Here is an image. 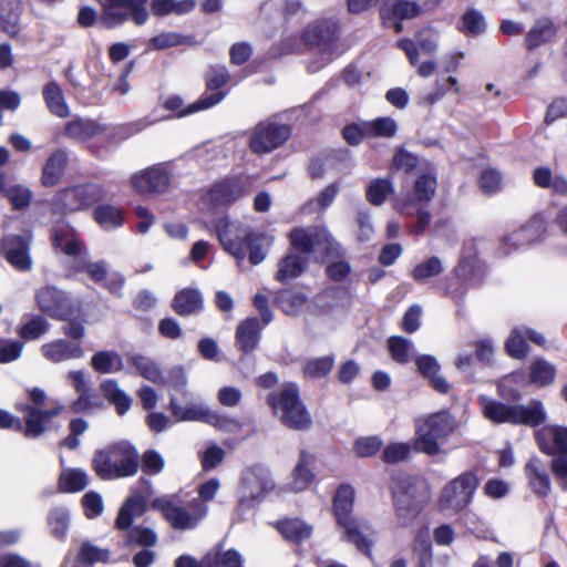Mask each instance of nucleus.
I'll return each instance as SVG.
<instances>
[{
    "mask_svg": "<svg viewBox=\"0 0 567 567\" xmlns=\"http://www.w3.org/2000/svg\"><path fill=\"white\" fill-rule=\"evenodd\" d=\"M93 466L102 480L133 476L140 466L138 454L128 443H117L97 451L93 458Z\"/></svg>",
    "mask_w": 567,
    "mask_h": 567,
    "instance_id": "nucleus-1",
    "label": "nucleus"
},
{
    "mask_svg": "<svg viewBox=\"0 0 567 567\" xmlns=\"http://www.w3.org/2000/svg\"><path fill=\"white\" fill-rule=\"evenodd\" d=\"M392 494L398 524L410 526L422 511L426 498L425 485L411 476L400 475L395 478Z\"/></svg>",
    "mask_w": 567,
    "mask_h": 567,
    "instance_id": "nucleus-2",
    "label": "nucleus"
},
{
    "mask_svg": "<svg viewBox=\"0 0 567 567\" xmlns=\"http://www.w3.org/2000/svg\"><path fill=\"white\" fill-rule=\"evenodd\" d=\"M354 489L350 485H341L334 495L333 508L338 524L343 528L342 539L353 544L359 551L371 557L372 542L361 530V526L352 517Z\"/></svg>",
    "mask_w": 567,
    "mask_h": 567,
    "instance_id": "nucleus-3",
    "label": "nucleus"
},
{
    "mask_svg": "<svg viewBox=\"0 0 567 567\" xmlns=\"http://www.w3.org/2000/svg\"><path fill=\"white\" fill-rule=\"evenodd\" d=\"M268 403L281 423L293 430H305L310 424V417L299 399L296 384L285 383L278 391L268 395Z\"/></svg>",
    "mask_w": 567,
    "mask_h": 567,
    "instance_id": "nucleus-4",
    "label": "nucleus"
},
{
    "mask_svg": "<svg viewBox=\"0 0 567 567\" xmlns=\"http://www.w3.org/2000/svg\"><path fill=\"white\" fill-rule=\"evenodd\" d=\"M455 429L452 415L446 411L431 414L416 424L413 449L427 455H436L441 452L439 442L446 439Z\"/></svg>",
    "mask_w": 567,
    "mask_h": 567,
    "instance_id": "nucleus-5",
    "label": "nucleus"
},
{
    "mask_svg": "<svg viewBox=\"0 0 567 567\" xmlns=\"http://www.w3.org/2000/svg\"><path fill=\"white\" fill-rule=\"evenodd\" d=\"M152 507L161 511L165 518L177 529H192L207 515L205 504L194 498L186 506H181L173 496L157 497L152 502Z\"/></svg>",
    "mask_w": 567,
    "mask_h": 567,
    "instance_id": "nucleus-6",
    "label": "nucleus"
},
{
    "mask_svg": "<svg viewBox=\"0 0 567 567\" xmlns=\"http://www.w3.org/2000/svg\"><path fill=\"white\" fill-rule=\"evenodd\" d=\"M291 246L303 252L329 257H340L342 255L341 246L332 238L328 229L321 226H309L295 228L289 233Z\"/></svg>",
    "mask_w": 567,
    "mask_h": 567,
    "instance_id": "nucleus-7",
    "label": "nucleus"
},
{
    "mask_svg": "<svg viewBox=\"0 0 567 567\" xmlns=\"http://www.w3.org/2000/svg\"><path fill=\"white\" fill-rule=\"evenodd\" d=\"M480 485V480L472 471L462 473L442 489L439 506L442 512L457 514L466 508Z\"/></svg>",
    "mask_w": 567,
    "mask_h": 567,
    "instance_id": "nucleus-8",
    "label": "nucleus"
},
{
    "mask_svg": "<svg viewBox=\"0 0 567 567\" xmlns=\"http://www.w3.org/2000/svg\"><path fill=\"white\" fill-rule=\"evenodd\" d=\"M290 134L291 130L287 124L272 120L261 121L250 132L249 147L257 155L268 154L280 147Z\"/></svg>",
    "mask_w": 567,
    "mask_h": 567,
    "instance_id": "nucleus-9",
    "label": "nucleus"
},
{
    "mask_svg": "<svg viewBox=\"0 0 567 567\" xmlns=\"http://www.w3.org/2000/svg\"><path fill=\"white\" fill-rule=\"evenodd\" d=\"M105 197L102 185L86 183L60 190L55 196V206L64 213L85 209Z\"/></svg>",
    "mask_w": 567,
    "mask_h": 567,
    "instance_id": "nucleus-10",
    "label": "nucleus"
},
{
    "mask_svg": "<svg viewBox=\"0 0 567 567\" xmlns=\"http://www.w3.org/2000/svg\"><path fill=\"white\" fill-rule=\"evenodd\" d=\"M39 310L55 320H66L75 313L74 305L66 292L54 286L41 287L35 291Z\"/></svg>",
    "mask_w": 567,
    "mask_h": 567,
    "instance_id": "nucleus-11",
    "label": "nucleus"
},
{
    "mask_svg": "<svg viewBox=\"0 0 567 567\" xmlns=\"http://www.w3.org/2000/svg\"><path fill=\"white\" fill-rule=\"evenodd\" d=\"M30 399L34 405H25V427L24 435L28 437H38L44 431V422L56 416L63 409L61 404H54L49 410L41 409L47 400L45 392L42 389L34 388L29 392Z\"/></svg>",
    "mask_w": 567,
    "mask_h": 567,
    "instance_id": "nucleus-12",
    "label": "nucleus"
},
{
    "mask_svg": "<svg viewBox=\"0 0 567 567\" xmlns=\"http://www.w3.org/2000/svg\"><path fill=\"white\" fill-rule=\"evenodd\" d=\"M339 25L336 21H321L316 25L309 27L305 32V41L318 47L326 55L327 62L331 61L334 55L339 54Z\"/></svg>",
    "mask_w": 567,
    "mask_h": 567,
    "instance_id": "nucleus-13",
    "label": "nucleus"
},
{
    "mask_svg": "<svg viewBox=\"0 0 567 567\" xmlns=\"http://www.w3.org/2000/svg\"><path fill=\"white\" fill-rule=\"evenodd\" d=\"M216 231L225 250L236 259L243 260L246 256V240H251L252 231L227 218L217 221Z\"/></svg>",
    "mask_w": 567,
    "mask_h": 567,
    "instance_id": "nucleus-14",
    "label": "nucleus"
},
{
    "mask_svg": "<svg viewBox=\"0 0 567 567\" xmlns=\"http://www.w3.org/2000/svg\"><path fill=\"white\" fill-rule=\"evenodd\" d=\"M31 233L23 235H7L1 240V247L7 261L20 271H28L32 268L30 255Z\"/></svg>",
    "mask_w": 567,
    "mask_h": 567,
    "instance_id": "nucleus-15",
    "label": "nucleus"
},
{
    "mask_svg": "<svg viewBox=\"0 0 567 567\" xmlns=\"http://www.w3.org/2000/svg\"><path fill=\"white\" fill-rule=\"evenodd\" d=\"M421 7L413 1L408 0H382L380 7V17L388 28H393L396 33L402 32V21L420 16Z\"/></svg>",
    "mask_w": 567,
    "mask_h": 567,
    "instance_id": "nucleus-16",
    "label": "nucleus"
},
{
    "mask_svg": "<svg viewBox=\"0 0 567 567\" xmlns=\"http://www.w3.org/2000/svg\"><path fill=\"white\" fill-rule=\"evenodd\" d=\"M251 181L246 175L226 178L215 184L207 199L215 205H229L250 192Z\"/></svg>",
    "mask_w": 567,
    "mask_h": 567,
    "instance_id": "nucleus-17",
    "label": "nucleus"
},
{
    "mask_svg": "<svg viewBox=\"0 0 567 567\" xmlns=\"http://www.w3.org/2000/svg\"><path fill=\"white\" fill-rule=\"evenodd\" d=\"M171 174L164 164L154 165L132 176L133 188L141 194L162 193L169 185Z\"/></svg>",
    "mask_w": 567,
    "mask_h": 567,
    "instance_id": "nucleus-18",
    "label": "nucleus"
},
{
    "mask_svg": "<svg viewBox=\"0 0 567 567\" xmlns=\"http://www.w3.org/2000/svg\"><path fill=\"white\" fill-rule=\"evenodd\" d=\"M539 450L549 456L567 455V427L546 425L535 432Z\"/></svg>",
    "mask_w": 567,
    "mask_h": 567,
    "instance_id": "nucleus-19",
    "label": "nucleus"
},
{
    "mask_svg": "<svg viewBox=\"0 0 567 567\" xmlns=\"http://www.w3.org/2000/svg\"><path fill=\"white\" fill-rule=\"evenodd\" d=\"M243 485L246 495L241 503L246 501L257 502L275 486L269 472L260 466H254L244 472Z\"/></svg>",
    "mask_w": 567,
    "mask_h": 567,
    "instance_id": "nucleus-20",
    "label": "nucleus"
},
{
    "mask_svg": "<svg viewBox=\"0 0 567 567\" xmlns=\"http://www.w3.org/2000/svg\"><path fill=\"white\" fill-rule=\"evenodd\" d=\"M524 474L532 492L538 497H546L551 491V480L547 465L538 456H532L524 466Z\"/></svg>",
    "mask_w": 567,
    "mask_h": 567,
    "instance_id": "nucleus-21",
    "label": "nucleus"
},
{
    "mask_svg": "<svg viewBox=\"0 0 567 567\" xmlns=\"http://www.w3.org/2000/svg\"><path fill=\"white\" fill-rule=\"evenodd\" d=\"M42 355L53 362L61 363L64 361L81 359L84 355L82 343L79 341H69L68 339H56L44 343L41 347Z\"/></svg>",
    "mask_w": 567,
    "mask_h": 567,
    "instance_id": "nucleus-22",
    "label": "nucleus"
},
{
    "mask_svg": "<svg viewBox=\"0 0 567 567\" xmlns=\"http://www.w3.org/2000/svg\"><path fill=\"white\" fill-rule=\"evenodd\" d=\"M436 186V178L432 174L419 176L414 183V195L408 196L398 204L400 213L411 216V207L415 204L429 203L435 194Z\"/></svg>",
    "mask_w": 567,
    "mask_h": 567,
    "instance_id": "nucleus-23",
    "label": "nucleus"
},
{
    "mask_svg": "<svg viewBox=\"0 0 567 567\" xmlns=\"http://www.w3.org/2000/svg\"><path fill=\"white\" fill-rule=\"evenodd\" d=\"M511 424L536 427L547 419L543 402L530 400L527 404H513Z\"/></svg>",
    "mask_w": 567,
    "mask_h": 567,
    "instance_id": "nucleus-24",
    "label": "nucleus"
},
{
    "mask_svg": "<svg viewBox=\"0 0 567 567\" xmlns=\"http://www.w3.org/2000/svg\"><path fill=\"white\" fill-rule=\"evenodd\" d=\"M261 337V327L256 317L243 320L236 329V342L239 350L250 353L257 349Z\"/></svg>",
    "mask_w": 567,
    "mask_h": 567,
    "instance_id": "nucleus-25",
    "label": "nucleus"
},
{
    "mask_svg": "<svg viewBox=\"0 0 567 567\" xmlns=\"http://www.w3.org/2000/svg\"><path fill=\"white\" fill-rule=\"evenodd\" d=\"M102 14L101 22L107 29H114L127 21L125 8L132 6L133 0H99Z\"/></svg>",
    "mask_w": 567,
    "mask_h": 567,
    "instance_id": "nucleus-26",
    "label": "nucleus"
},
{
    "mask_svg": "<svg viewBox=\"0 0 567 567\" xmlns=\"http://www.w3.org/2000/svg\"><path fill=\"white\" fill-rule=\"evenodd\" d=\"M557 33L554 22L546 17L539 18L526 33L525 44L528 50H534L550 42Z\"/></svg>",
    "mask_w": 567,
    "mask_h": 567,
    "instance_id": "nucleus-27",
    "label": "nucleus"
},
{
    "mask_svg": "<svg viewBox=\"0 0 567 567\" xmlns=\"http://www.w3.org/2000/svg\"><path fill=\"white\" fill-rule=\"evenodd\" d=\"M203 296L194 288H185L179 290L173 300V309L182 317L196 315L203 309Z\"/></svg>",
    "mask_w": 567,
    "mask_h": 567,
    "instance_id": "nucleus-28",
    "label": "nucleus"
},
{
    "mask_svg": "<svg viewBox=\"0 0 567 567\" xmlns=\"http://www.w3.org/2000/svg\"><path fill=\"white\" fill-rule=\"evenodd\" d=\"M169 410L177 422H208L212 409L197 403H192L186 406L178 404L176 398H171Z\"/></svg>",
    "mask_w": 567,
    "mask_h": 567,
    "instance_id": "nucleus-29",
    "label": "nucleus"
},
{
    "mask_svg": "<svg viewBox=\"0 0 567 567\" xmlns=\"http://www.w3.org/2000/svg\"><path fill=\"white\" fill-rule=\"evenodd\" d=\"M545 231V220L540 215H535L527 225L514 231L505 238L504 245L524 246L537 240Z\"/></svg>",
    "mask_w": 567,
    "mask_h": 567,
    "instance_id": "nucleus-30",
    "label": "nucleus"
},
{
    "mask_svg": "<svg viewBox=\"0 0 567 567\" xmlns=\"http://www.w3.org/2000/svg\"><path fill=\"white\" fill-rule=\"evenodd\" d=\"M478 403L484 417L493 423H509L513 404L499 402L488 395H480Z\"/></svg>",
    "mask_w": 567,
    "mask_h": 567,
    "instance_id": "nucleus-31",
    "label": "nucleus"
},
{
    "mask_svg": "<svg viewBox=\"0 0 567 567\" xmlns=\"http://www.w3.org/2000/svg\"><path fill=\"white\" fill-rule=\"evenodd\" d=\"M68 163V154L63 150L54 151L47 159L43 169L41 182L45 187L56 185L63 176Z\"/></svg>",
    "mask_w": 567,
    "mask_h": 567,
    "instance_id": "nucleus-32",
    "label": "nucleus"
},
{
    "mask_svg": "<svg viewBox=\"0 0 567 567\" xmlns=\"http://www.w3.org/2000/svg\"><path fill=\"white\" fill-rule=\"evenodd\" d=\"M65 135L72 140L86 141L104 132V127L96 121L75 117L65 124Z\"/></svg>",
    "mask_w": 567,
    "mask_h": 567,
    "instance_id": "nucleus-33",
    "label": "nucleus"
},
{
    "mask_svg": "<svg viewBox=\"0 0 567 567\" xmlns=\"http://www.w3.org/2000/svg\"><path fill=\"white\" fill-rule=\"evenodd\" d=\"M146 509V501L140 495H132L126 499L124 505L121 507L118 515L115 520V526L117 529H127L135 517L141 516Z\"/></svg>",
    "mask_w": 567,
    "mask_h": 567,
    "instance_id": "nucleus-34",
    "label": "nucleus"
},
{
    "mask_svg": "<svg viewBox=\"0 0 567 567\" xmlns=\"http://www.w3.org/2000/svg\"><path fill=\"white\" fill-rule=\"evenodd\" d=\"M42 94L47 107L52 114L61 118L69 116L70 109L66 104L64 93L56 82H48L43 86Z\"/></svg>",
    "mask_w": 567,
    "mask_h": 567,
    "instance_id": "nucleus-35",
    "label": "nucleus"
},
{
    "mask_svg": "<svg viewBox=\"0 0 567 567\" xmlns=\"http://www.w3.org/2000/svg\"><path fill=\"white\" fill-rule=\"evenodd\" d=\"M528 383L538 388L550 385L555 381L556 368L543 358H537L529 364Z\"/></svg>",
    "mask_w": 567,
    "mask_h": 567,
    "instance_id": "nucleus-36",
    "label": "nucleus"
},
{
    "mask_svg": "<svg viewBox=\"0 0 567 567\" xmlns=\"http://www.w3.org/2000/svg\"><path fill=\"white\" fill-rule=\"evenodd\" d=\"M312 455L303 450L300 451L299 461L292 472V481L290 485L291 491L301 492L310 485L315 477L312 471L309 467L312 463Z\"/></svg>",
    "mask_w": 567,
    "mask_h": 567,
    "instance_id": "nucleus-37",
    "label": "nucleus"
},
{
    "mask_svg": "<svg viewBox=\"0 0 567 567\" xmlns=\"http://www.w3.org/2000/svg\"><path fill=\"white\" fill-rule=\"evenodd\" d=\"M100 388L104 398L115 406L118 415H124L131 409L132 399L120 389L116 381L105 380Z\"/></svg>",
    "mask_w": 567,
    "mask_h": 567,
    "instance_id": "nucleus-38",
    "label": "nucleus"
},
{
    "mask_svg": "<svg viewBox=\"0 0 567 567\" xmlns=\"http://www.w3.org/2000/svg\"><path fill=\"white\" fill-rule=\"evenodd\" d=\"M195 7V0H152L151 2V10L156 17L186 14L192 12Z\"/></svg>",
    "mask_w": 567,
    "mask_h": 567,
    "instance_id": "nucleus-39",
    "label": "nucleus"
},
{
    "mask_svg": "<svg viewBox=\"0 0 567 567\" xmlns=\"http://www.w3.org/2000/svg\"><path fill=\"white\" fill-rule=\"evenodd\" d=\"M198 567H243L241 555L235 549L207 554Z\"/></svg>",
    "mask_w": 567,
    "mask_h": 567,
    "instance_id": "nucleus-40",
    "label": "nucleus"
},
{
    "mask_svg": "<svg viewBox=\"0 0 567 567\" xmlns=\"http://www.w3.org/2000/svg\"><path fill=\"white\" fill-rule=\"evenodd\" d=\"M305 268L306 262L300 256L289 254L280 260L276 279L280 282H287L299 277Z\"/></svg>",
    "mask_w": 567,
    "mask_h": 567,
    "instance_id": "nucleus-41",
    "label": "nucleus"
},
{
    "mask_svg": "<svg viewBox=\"0 0 567 567\" xmlns=\"http://www.w3.org/2000/svg\"><path fill=\"white\" fill-rule=\"evenodd\" d=\"M89 484L87 474L79 468L63 470L59 478V487L65 493H75L84 489Z\"/></svg>",
    "mask_w": 567,
    "mask_h": 567,
    "instance_id": "nucleus-42",
    "label": "nucleus"
},
{
    "mask_svg": "<svg viewBox=\"0 0 567 567\" xmlns=\"http://www.w3.org/2000/svg\"><path fill=\"white\" fill-rule=\"evenodd\" d=\"M278 532L284 538L300 543L310 537L312 533L311 526L305 524L299 519H286L277 524Z\"/></svg>",
    "mask_w": 567,
    "mask_h": 567,
    "instance_id": "nucleus-43",
    "label": "nucleus"
},
{
    "mask_svg": "<svg viewBox=\"0 0 567 567\" xmlns=\"http://www.w3.org/2000/svg\"><path fill=\"white\" fill-rule=\"evenodd\" d=\"M48 525L53 537L64 540L70 525L69 511L62 506L52 508L48 515Z\"/></svg>",
    "mask_w": 567,
    "mask_h": 567,
    "instance_id": "nucleus-44",
    "label": "nucleus"
},
{
    "mask_svg": "<svg viewBox=\"0 0 567 567\" xmlns=\"http://www.w3.org/2000/svg\"><path fill=\"white\" fill-rule=\"evenodd\" d=\"M277 303L288 316H296L306 303V296L300 292L282 290L277 295Z\"/></svg>",
    "mask_w": 567,
    "mask_h": 567,
    "instance_id": "nucleus-45",
    "label": "nucleus"
},
{
    "mask_svg": "<svg viewBox=\"0 0 567 567\" xmlns=\"http://www.w3.org/2000/svg\"><path fill=\"white\" fill-rule=\"evenodd\" d=\"M396 122L391 117H378L365 122V132L368 137H393L396 133Z\"/></svg>",
    "mask_w": 567,
    "mask_h": 567,
    "instance_id": "nucleus-46",
    "label": "nucleus"
},
{
    "mask_svg": "<svg viewBox=\"0 0 567 567\" xmlns=\"http://www.w3.org/2000/svg\"><path fill=\"white\" fill-rule=\"evenodd\" d=\"M388 348L392 359L398 363H408L413 352V342L403 337L393 336L388 340Z\"/></svg>",
    "mask_w": 567,
    "mask_h": 567,
    "instance_id": "nucleus-47",
    "label": "nucleus"
},
{
    "mask_svg": "<svg viewBox=\"0 0 567 567\" xmlns=\"http://www.w3.org/2000/svg\"><path fill=\"white\" fill-rule=\"evenodd\" d=\"M131 362L143 378L155 384H161L163 382L161 370L156 363L148 358L141 354H134L131 357Z\"/></svg>",
    "mask_w": 567,
    "mask_h": 567,
    "instance_id": "nucleus-48",
    "label": "nucleus"
},
{
    "mask_svg": "<svg viewBox=\"0 0 567 567\" xmlns=\"http://www.w3.org/2000/svg\"><path fill=\"white\" fill-rule=\"evenodd\" d=\"M94 219L105 229H111L123 224L122 213L111 205H101L94 209Z\"/></svg>",
    "mask_w": 567,
    "mask_h": 567,
    "instance_id": "nucleus-49",
    "label": "nucleus"
},
{
    "mask_svg": "<svg viewBox=\"0 0 567 567\" xmlns=\"http://www.w3.org/2000/svg\"><path fill=\"white\" fill-rule=\"evenodd\" d=\"M505 349L508 355L515 359H523L527 355L528 346L523 327H516L513 329L505 343Z\"/></svg>",
    "mask_w": 567,
    "mask_h": 567,
    "instance_id": "nucleus-50",
    "label": "nucleus"
},
{
    "mask_svg": "<svg viewBox=\"0 0 567 567\" xmlns=\"http://www.w3.org/2000/svg\"><path fill=\"white\" fill-rule=\"evenodd\" d=\"M93 369L100 373H111L121 369V359L111 351L96 352L91 360Z\"/></svg>",
    "mask_w": 567,
    "mask_h": 567,
    "instance_id": "nucleus-51",
    "label": "nucleus"
},
{
    "mask_svg": "<svg viewBox=\"0 0 567 567\" xmlns=\"http://www.w3.org/2000/svg\"><path fill=\"white\" fill-rule=\"evenodd\" d=\"M50 329L48 320L41 316H33L28 322L21 326L19 336L25 340H37Z\"/></svg>",
    "mask_w": 567,
    "mask_h": 567,
    "instance_id": "nucleus-52",
    "label": "nucleus"
},
{
    "mask_svg": "<svg viewBox=\"0 0 567 567\" xmlns=\"http://www.w3.org/2000/svg\"><path fill=\"white\" fill-rule=\"evenodd\" d=\"M4 197L8 198L13 209L21 210L30 206L33 194L23 185H9Z\"/></svg>",
    "mask_w": 567,
    "mask_h": 567,
    "instance_id": "nucleus-53",
    "label": "nucleus"
},
{
    "mask_svg": "<svg viewBox=\"0 0 567 567\" xmlns=\"http://www.w3.org/2000/svg\"><path fill=\"white\" fill-rule=\"evenodd\" d=\"M101 408H103V401L91 388L79 393L78 399L72 403V411L79 414Z\"/></svg>",
    "mask_w": 567,
    "mask_h": 567,
    "instance_id": "nucleus-54",
    "label": "nucleus"
},
{
    "mask_svg": "<svg viewBox=\"0 0 567 567\" xmlns=\"http://www.w3.org/2000/svg\"><path fill=\"white\" fill-rule=\"evenodd\" d=\"M392 192V183L389 179L377 178L370 183L367 189V198L372 205L379 206Z\"/></svg>",
    "mask_w": 567,
    "mask_h": 567,
    "instance_id": "nucleus-55",
    "label": "nucleus"
},
{
    "mask_svg": "<svg viewBox=\"0 0 567 567\" xmlns=\"http://www.w3.org/2000/svg\"><path fill=\"white\" fill-rule=\"evenodd\" d=\"M443 271V265L439 257L433 256L427 260L419 264L412 271V277L416 281L440 275Z\"/></svg>",
    "mask_w": 567,
    "mask_h": 567,
    "instance_id": "nucleus-56",
    "label": "nucleus"
},
{
    "mask_svg": "<svg viewBox=\"0 0 567 567\" xmlns=\"http://www.w3.org/2000/svg\"><path fill=\"white\" fill-rule=\"evenodd\" d=\"M333 367V358L330 355L307 361L303 372L307 377L320 379L326 377Z\"/></svg>",
    "mask_w": 567,
    "mask_h": 567,
    "instance_id": "nucleus-57",
    "label": "nucleus"
},
{
    "mask_svg": "<svg viewBox=\"0 0 567 567\" xmlns=\"http://www.w3.org/2000/svg\"><path fill=\"white\" fill-rule=\"evenodd\" d=\"M185 42V37L177 32H162L147 42L148 50H165L181 45Z\"/></svg>",
    "mask_w": 567,
    "mask_h": 567,
    "instance_id": "nucleus-58",
    "label": "nucleus"
},
{
    "mask_svg": "<svg viewBox=\"0 0 567 567\" xmlns=\"http://www.w3.org/2000/svg\"><path fill=\"white\" fill-rule=\"evenodd\" d=\"M22 7L20 3L11 7L6 14H0L1 30L10 37L18 35Z\"/></svg>",
    "mask_w": 567,
    "mask_h": 567,
    "instance_id": "nucleus-59",
    "label": "nucleus"
},
{
    "mask_svg": "<svg viewBox=\"0 0 567 567\" xmlns=\"http://www.w3.org/2000/svg\"><path fill=\"white\" fill-rule=\"evenodd\" d=\"M207 424L227 433H236L241 429L238 419L212 410Z\"/></svg>",
    "mask_w": 567,
    "mask_h": 567,
    "instance_id": "nucleus-60",
    "label": "nucleus"
},
{
    "mask_svg": "<svg viewBox=\"0 0 567 567\" xmlns=\"http://www.w3.org/2000/svg\"><path fill=\"white\" fill-rule=\"evenodd\" d=\"M485 20L477 10H467L462 18V31L470 35H477L485 30Z\"/></svg>",
    "mask_w": 567,
    "mask_h": 567,
    "instance_id": "nucleus-61",
    "label": "nucleus"
},
{
    "mask_svg": "<svg viewBox=\"0 0 567 567\" xmlns=\"http://www.w3.org/2000/svg\"><path fill=\"white\" fill-rule=\"evenodd\" d=\"M224 97L225 93L219 91L204 93L196 102L190 104L187 109L181 111L178 115L185 116L202 110H207L219 103L221 100H224Z\"/></svg>",
    "mask_w": 567,
    "mask_h": 567,
    "instance_id": "nucleus-62",
    "label": "nucleus"
},
{
    "mask_svg": "<svg viewBox=\"0 0 567 567\" xmlns=\"http://www.w3.org/2000/svg\"><path fill=\"white\" fill-rule=\"evenodd\" d=\"M89 427V423L81 417L71 420L69 424L70 434L61 442V446L68 450H75L80 445L79 436Z\"/></svg>",
    "mask_w": 567,
    "mask_h": 567,
    "instance_id": "nucleus-63",
    "label": "nucleus"
},
{
    "mask_svg": "<svg viewBox=\"0 0 567 567\" xmlns=\"http://www.w3.org/2000/svg\"><path fill=\"white\" fill-rule=\"evenodd\" d=\"M550 467L559 488L567 492V455L554 456Z\"/></svg>",
    "mask_w": 567,
    "mask_h": 567,
    "instance_id": "nucleus-64",
    "label": "nucleus"
}]
</instances>
